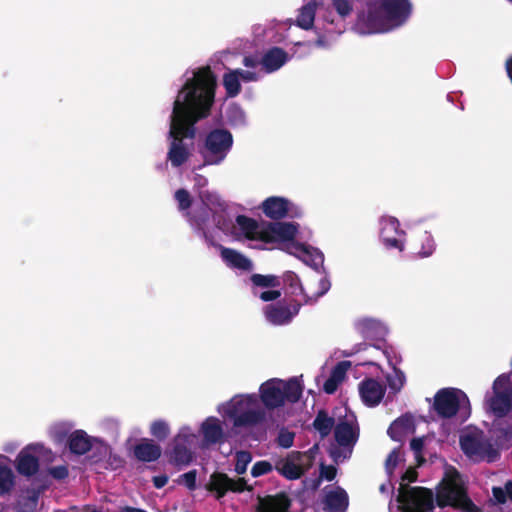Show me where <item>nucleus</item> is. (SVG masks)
<instances>
[{
    "label": "nucleus",
    "mask_w": 512,
    "mask_h": 512,
    "mask_svg": "<svg viewBox=\"0 0 512 512\" xmlns=\"http://www.w3.org/2000/svg\"><path fill=\"white\" fill-rule=\"evenodd\" d=\"M298 225L289 222H265L239 215L231 228L220 226L226 234L236 240H246L252 247L269 249L281 247L287 253L295 256L306 265L312 267L314 272L307 275L303 281L291 271L284 275V282L289 293L295 297L299 307L304 304H314L324 296L331 287L328 275L321 271L324 264V254L318 248L295 241Z\"/></svg>",
    "instance_id": "obj_1"
},
{
    "label": "nucleus",
    "mask_w": 512,
    "mask_h": 512,
    "mask_svg": "<svg viewBox=\"0 0 512 512\" xmlns=\"http://www.w3.org/2000/svg\"><path fill=\"white\" fill-rule=\"evenodd\" d=\"M216 78L209 67H200L185 73V83L179 90L170 117L171 138L167 159L173 167L184 164L191 146L185 139L195 136V123L205 118L214 102Z\"/></svg>",
    "instance_id": "obj_2"
},
{
    "label": "nucleus",
    "mask_w": 512,
    "mask_h": 512,
    "mask_svg": "<svg viewBox=\"0 0 512 512\" xmlns=\"http://www.w3.org/2000/svg\"><path fill=\"white\" fill-rule=\"evenodd\" d=\"M412 14L410 0H367L358 11L354 30L360 35L389 33L406 25Z\"/></svg>",
    "instance_id": "obj_3"
},
{
    "label": "nucleus",
    "mask_w": 512,
    "mask_h": 512,
    "mask_svg": "<svg viewBox=\"0 0 512 512\" xmlns=\"http://www.w3.org/2000/svg\"><path fill=\"white\" fill-rule=\"evenodd\" d=\"M217 413L234 427L252 428L266 422L267 414L256 393H239L216 407Z\"/></svg>",
    "instance_id": "obj_4"
},
{
    "label": "nucleus",
    "mask_w": 512,
    "mask_h": 512,
    "mask_svg": "<svg viewBox=\"0 0 512 512\" xmlns=\"http://www.w3.org/2000/svg\"><path fill=\"white\" fill-rule=\"evenodd\" d=\"M304 390L301 376H294L287 380L271 378L263 382L258 389V398L267 414L283 407L287 402L296 403L300 400Z\"/></svg>",
    "instance_id": "obj_5"
},
{
    "label": "nucleus",
    "mask_w": 512,
    "mask_h": 512,
    "mask_svg": "<svg viewBox=\"0 0 512 512\" xmlns=\"http://www.w3.org/2000/svg\"><path fill=\"white\" fill-rule=\"evenodd\" d=\"M461 475L453 467L445 469V474L438 485L436 501L440 507L453 506L465 512H477V507L468 499Z\"/></svg>",
    "instance_id": "obj_6"
},
{
    "label": "nucleus",
    "mask_w": 512,
    "mask_h": 512,
    "mask_svg": "<svg viewBox=\"0 0 512 512\" xmlns=\"http://www.w3.org/2000/svg\"><path fill=\"white\" fill-rule=\"evenodd\" d=\"M417 473L409 468L402 476L397 500L402 512H431L434 508V497L431 490L422 487H407V483L416 480Z\"/></svg>",
    "instance_id": "obj_7"
},
{
    "label": "nucleus",
    "mask_w": 512,
    "mask_h": 512,
    "mask_svg": "<svg viewBox=\"0 0 512 512\" xmlns=\"http://www.w3.org/2000/svg\"><path fill=\"white\" fill-rule=\"evenodd\" d=\"M460 446L463 453L472 461L493 462L498 457V450L477 428H467L460 436Z\"/></svg>",
    "instance_id": "obj_8"
},
{
    "label": "nucleus",
    "mask_w": 512,
    "mask_h": 512,
    "mask_svg": "<svg viewBox=\"0 0 512 512\" xmlns=\"http://www.w3.org/2000/svg\"><path fill=\"white\" fill-rule=\"evenodd\" d=\"M232 146L233 136L227 129L215 128L209 131L204 138L201 151L204 162L194 170L206 165H220L228 156Z\"/></svg>",
    "instance_id": "obj_9"
},
{
    "label": "nucleus",
    "mask_w": 512,
    "mask_h": 512,
    "mask_svg": "<svg viewBox=\"0 0 512 512\" xmlns=\"http://www.w3.org/2000/svg\"><path fill=\"white\" fill-rule=\"evenodd\" d=\"M196 449H203L199 432L190 425H182L172 439L170 460L177 465H188Z\"/></svg>",
    "instance_id": "obj_10"
},
{
    "label": "nucleus",
    "mask_w": 512,
    "mask_h": 512,
    "mask_svg": "<svg viewBox=\"0 0 512 512\" xmlns=\"http://www.w3.org/2000/svg\"><path fill=\"white\" fill-rule=\"evenodd\" d=\"M358 438L356 417L353 413L347 412L346 408L339 410L338 421L335 425V439L339 449L332 451L336 462L348 458L352 453V447Z\"/></svg>",
    "instance_id": "obj_11"
},
{
    "label": "nucleus",
    "mask_w": 512,
    "mask_h": 512,
    "mask_svg": "<svg viewBox=\"0 0 512 512\" xmlns=\"http://www.w3.org/2000/svg\"><path fill=\"white\" fill-rule=\"evenodd\" d=\"M484 407L498 418L512 412V382L509 375L501 374L494 380L491 391L485 395Z\"/></svg>",
    "instance_id": "obj_12"
},
{
    "label": "nucleus",
    "mask_w": 512,
    "mask_h": 512,
    "mask_svg": "<svg viewBox=\"0 0 512 512\" xmlns=\"http://www.w3.org/2000/svg\"><path fill=\"white\" fill-rule=\"evenodd\" d=\"M316 450L317 448L313 447L306 452L293 451L286 457L277 459L274 462V469L286 479H299L312 467Z\"/></svg>",
    "instance_id": "obj_13"
},
{
    "label": "nucleus",
    "mask_w": 512,
    "mask_h": 512,
    "mask_svg": "<svg viewBox=\"0 0 512 512\" xmlns=\"http://www.w3.org/2000/svg\"><path fill=\"white\" fill-rule=\"evenodd\" d=\"M243 65L246 69H229L223 75V86L229 97H235L240 93L241 82H256L261 78L258 58L246 56L243 59Z\"/></svg>",
    "instance_id": "obj_14"
},
{
    "label": "nucleus",
    "mask_w": 512,
    "mask_h": 512,
    "mask_svg": "<svg viewBox=\"0 0 512 512\" xmlns=\"http://www.w3.org/2000/svg\"><path fill=\"white\" fill-rule=\"evenodd\" d=\"M41 458L52 461L54 453L42 443H32L25 446L15 459L17 472L25 477L34 476L39 471V460Z\"/></svg>",
    "instance_id": "obj_15"
},
{
    "label": "nucleus",
    "mask_w": 512,
    "mask_h": 512,
    "mask_svg": "<svg viewBox=\"0 0 512 512\" xmlns=\"http://www.w3.org/2000/svg\"><path fill=\"white\" fill-rule=\"evenodd\" d=\"M469 399L467 395L457 388L440 389L434 396L433 407L436 413L442 418H451L457 414L460 409L469 408Z\"/></svg>",
    "instance_id": "obj_16"
},
{
    "label": "nucleus",
    "mask_w": 512,
    "mask_h": 512,
    "mask_svg": "<svg viewBox=\"0 0 512 512\" xmlns=\"http://www.w3.org/2000/svg\"><path fill=\"white\" fill-rule=\"evenodd\" d=\"M379 239L388 250L403 252L406 247V232L399 220L390 215H383L378 220Z\"/></svg>",
    "instance_id": "obj_17"
},
{
    "label": "nucleus",
    "mask_w": 512,
    "mask_h": 512,
    "mask_svg": "<svg viewBox=\"0 0 512 512\" xmlns=\"http://www.w3.org/2000/svg\"><path fill=\"white\" fill-rule=\"evenodd\" d=\"M202 448L222 443L227 437L225 420L216 416L206 417L199 425Z\"/></svg>",
    "instance_id": "obj_18"
},
{
    "label": "nucleus",
    "mask_w": 512,
    "mask_h": 512,
    "mask_svg": "<svg viewBox=\"0 0 512 512\" xmlns=\"http://www.w3.org/2000/svg\"><path fill=\"white\" fill-rule=\"evenodd\" d=\"M251 282L252 294L264 302L276 300L281 296L280 282L276 276L253 274Z\"/></svg>",
    "instance_id": "obj_19"
},
{
    "label": "nucleus",
    "mask_w": 512,
    "mask_h": 512,
    "mask_svg": "<svg viewBox=\"0 0 512 512\" xmlns=\"http://www.w3.org/2000/svg\"><path fill=\"white\" fill-rule=\"evenodd\" d=\"M261 209L266 217L273 220L282 219L289 215H300L298 207L289 199L281 196L266 198L261 204Z\"/></svg>",
    "instance_id": "obj_20"
},
{
    "label": "nucleus",
    "mask_w": 512,
    "mask_h": 512,
    "mask_svg": "<svg viewBox=\"0 0 512 512\" xmlns=\"http://www.w3.org/2000/svg\"><path fill=\"white\" fill-rule=\"evenodd\" d=\"M67 444L70 452L76 455H84L96 445H99L105 453L110 450L109 446L102 440L90 437L81 429L74 430L70 433Z\"/></svg>",
    "instance_id": "obj_21"
},
{
    "label": "nucleus",
    "mask_w": 512,
    "mask_h": 512,
    "mask_svg": "<svg viewBox=\"0 0 512 512\" xmlns=\"http://www.w3.org/2000/svg\"><path fill=\"white\" fill-rule=\"evenodd\" d=\"M208 489L216 493L217 498H221L227 491L242 492L251 490L244 478L233 480L222 473H214L210 477Z\"/></svg>",
    "instance_id": "obj_22"
},
{
    "label": "nucleus",
    "mask_w": 512,
    "mask_h": 512,
    "mask_svg": "<svg viewBox=\"0 0 512 512\" xmlns=\"http://www.w3.org/2000/svg\"><path fill=\"white\" fill-rule=\"evenodd\" d=\"M358 390L362 402L368 407H375L382 401L386 388L381 382L369 378L359 383Z\"/></svg>",
    "instance_id": "obj_23"
},
{
    "label": "nucleus",
    "mask_w": 512,
    "mask_h": 512,
    "mask_svg": "<svg viewBox=\"0 0 512 512\" xmlns=\"http://www.w3.org/2000/svg\"><path fill=\"white\" fill-rule=\"evenodd\" d=\"M354 328L365 338L383 339L388 334L387 325L380 319L372 317L355 320Z\"/></svg>",
    "instance_id": "obj_24"
},
{
    "label": "nucleus",
    "mask_w": 512,
    "mask_h": 512,
    "mask_svg": "<svg viewBox=\"0 0 512 512\" xmlns=\"http://www.w3.org/2000/svg\"><path fill=\"white\" fill-rule=\"evenodd\" d=\"M299 309L300 307L296 302L290 306L268 305L264 308V315L266 320L272 325H286L298 314Z\"/></svg>",
    "instance_id": "obj_25"
},
{
    "label": "nucleus",
    "mask_w": 512,
    "mask_h": 512,
    "mask_svg": "<svg viewBox=\"0 0 512 512\" xmlns=\"http://www.w3.org/2000/svg\"><path fill=\"white\" fill-rule=\"evenodd\" d=\"M202 234L207 243L216 246L220 250L221 257L227 266L240 270H250L252 268V262L245 255L234 249L215 244L205 231H202Z\"/></svg>",
    "instance_id": "obj_26"
},
{
    "label": "nucleus",
    "mask_w": 512,
    "mask_h": 512,
    "mask_svg": "<svg viewBox=\"0 0 512 512\" xmlns=\"http://www.w3.org/2000/svg\"><path fill=\"white\" fill-rule=\"evenodd\" d=\"M289 60V55L281 48L274 47L266 51L262 58L258 59V69L262 75V71L273 73L284 66Z\"/></svg>",
    "instance_id": "obj_27"
},
{
    "label": "nucleus",
    "mask_w": 512,
    "mask_h": 512,
    "mask_svg": "<svg viewBox=\"0 0 512 512\" xmlns=\"http://www.w3.org/2000/svg\"><path fill=\"white\" fill-rule=\"evenodd\" d=\"M415 420L411 415H403L396 419L389 427L388 434L395 441H402L406 436L414 433Z\"/></svg>",
    "instance_id": "obj_28"
},
{
    "label": "nucleus",
    "mask_w": 512,
    "mask_h": 512,
    "mask_svg": "<svg viewBox=\"0 0 512 512\" xmlns=\"http://www.w3.org/2000/svg\"><path fill=\"white\" fill-rule=\"evenodd\" d=\"M351 368V362L344 360L339 362L331 371L329 378L323 385V390L327 394H333L338 387L345 381L346 374Z\"/></svg>",
    "instance_id": "obj_29"
},
{
    "label": "nucleus",
    "mask_w": 512,
    "mask_h": 512,
    "mask_svg": "<svg viewBox=\"0 0 512 512\" xmlns=\"http://www.w3.org/2000/svg\"><path fill=\"white\" fill-rule=\"evenodd\" d=\"M349 505L347 492L341 487H335L326 492L325 506L331 512H345Z\"/></svg>",
    "instance_id": "obj_30"
},
{
    "label": "nucleus",
    "mask_w": 512,
    "mask_h": 512,
    "mask_svg": "<svg viewBox=\"0 0 512 512\" xmlns=\"http://www.w3.org/2000/svg\"><path fill=\"white\" fill-rule=\"evenodd\" d=\"M15 486V474L10 466V459L0 454V496L12 491Z\"/></svg>",
    "instance_id": "obj_31"
},
{
    "label": "nucleus",
    "mask_w": 512,
    "mask_h": 512,
    "mask_svg": "<svg viewBox=\"0 0 512 512\" xmlns=\"http://www.w3.org/2000/svg\"><path fill=\"white\" fill-rule=\"evenodd\" d=\"M74 423L69 420H59L51 423L47 428L48 437L55 444H62L68 441V437L74 428Z\"/></svg>",
    "instance_id": "obj_32"
},
{
    "label": "nucleus",
    "mask_w": 512,
    "mask_h": 512,
    "mask_svg": "<svg viewBox=\"0 0 512 512\" xmlns=\"http://www.w3.org/2000/svg\"><path fill=\"white\" fill-rule=\"evenodd\" d=\"M436 244L432 234L428 231L418 232L415 236L413 249L421 258L429 257L435 251Z\"/></svg>",
    "instance_id": "obj_33"
},
{
    "label": "nucleus",
    "mask_w": 512,
    "mask_h": 512,
    "mask_svg": "<svg viewBox=\"0 0 512 512\" xmlns=\"http://www.w3.org/2000/svg\"><path fill=\"white\" fill-rule=\"evenodd\" d=\"M134 453L137 459L152 462L161 456V447L152 440L144 439L135 446Z\"/></svg>",
    "instance_id": "obj_34"
},
{
    "label": "nucleus",
    "mask_w": 512,
    "mask_h": 512,
    "mask_svg": "<svg viewBox=\"0 0 512 512\" xmlns=\"http://www.w3.org/2000/svg\"><path fill=\"white\" fill-rule=\"evenodd\" d=\"M288 506L284 495L270 496L260 500L258 512H286Z\"/></svg>",
    "instance_id": "obj_35"
},
{
    "label": "nucleus",
    "mask_w": 512,
    "mask_h": 512,
    "mask_svg": "<svg viewBox=\"0 0 512 512\" xmlns=\"http://www.w3.org/2000/svg\"><path fill=\"white\" fill-rule=\"evenodd\" d=\"M316 8L317 2L315 0L305 3L299 10L297 26L305 30L311 29L314 24Z\"/></svg>",
    "instance_id": "obj_36"
},
{
    "label": "nucleus",
    "mask_w": 512,
    "mask_h": 512,
    "mask_svg": "<svg viewBox=\"0 0 512 512\" xmlns=\"http://www.w3.org/2000/svg\"><path fill=\"white\" fill-rule=\"evenodd\" d=\"M39 492L28 490L21 494L17 502V512H33L38 504Z\"/></svg>",
    "instance_id": "obj_37"
},
{
    "label": "nucleus",
    "mask_w": 512,
    "mask_h": 512,
    "mask_svg": "<svg viewBox=\"0 0 512 512\" xmlns=\"http://www.w3.org/2000/svg\"><path fill=\"white\" fill-rule=\"evenodd\" d=\"M171 432L170 423L165 419H155L149 425V433L152 437L159 441H164L168 438Z\"/></svg>",
    "instance_id": "obj_38"
},
{
    "label": "nucleus",
    "mask_w": 512,
    "mask_h": 512,
    "mask_svg": "<svg viewBox=\"0 0 512 512\" xmlns=\"http://www.w3.org/2000/svg\"><path fill=\"white\" fill-rule=\"evenodd\" d=\"M313 425L320 433L321 437H326L329 435L336 423L334 418L329 417L326 412L320 411L316 416Z\"/></svg>",
    "instance_id": "obj_39"
},
{
    "label": "nucleus",
    "mask_w": 512,
    "mask_h": 512,
    "mask_svg": "<svg viewBox=\"0 0 512 512\" xmlns=\"http://www.w3.org/2000/svg\"><path fill=\"white\" fill-rule=\"evenodd\" d=\"M225 116L227 121L233 126H242L246 122L244 111L236 104H231L227 107Z\"/></svg>",
    "instance_id": "obj_40"
},
{
    "label": "nucleus",
    "mask_w": 512,
    "mask_h": 512,
    "mask_svg": "<svg viewBox=\"0 0 512 512\" xmlns=\"http://www.w3.org/2000/svg\"><path fill=\"white\" fill-rule=\"evenodd\" d=\"M199 198L211 211L216 213L218 209L222 210L221 199L217 193L209 190L199 191Z\"/></svg>",
    "instance_id": "obj_41"
},
{
    "label": "nucleus",
    "mask_w": 512,
    "mask_h": 512,
    "mask_svg": "<svg viewBox=\"0 0 512 512\" xmlns=\"http://www.w3.org/2000/svg\"><path fill=\"white\" fill-rule=\"evenodd\" d=\"M386 380L390 390L397 393L402 389L405 383V375L402 371L393 366V371L387 375Z\"/></svg>",
    "instance_id": "obj_42"
},
{
    "label": "nucleus",
    "mask_w": 512,
    "mask_h": 512,
    "mask_svg": "<svg viewBox=\"0 0 512 512\" xmlns=\"http://www.w3.org/2000/svg\"><path fill=\"white\" fill-rule=\"evenodd\" d=\"M235 471L237 474H244L247 470V466L252 461V456L247 451H238L235 455Z\"/></svg>",
    "instance_id": "obj_43"
},
{
    "label": "nucleus",
    "mask_w": 512,
    "mask_h": 512,
    "mask_svg": "<svg viewBox=\"0 0 512 512\" xmlns=\"http://www.w3.org/2000/svg\"><path fill=\"white\" fill-rule=\"evenodd\" d=\"M174 197L177 201L179 210L185 211L188 214V209L192 203L190 193L185 189H178L175 192Z\"/></svg>",
    "instance_id": "obj_44"
},
{
    "label": "nucleus",
    "mask_w": 512,
    "mask_h": 512,
    "mask_svg": "<svg viewBox=\"0 0 512 512\" xmlns=\"http://www.w3.org/2000/svg\"><path fill=\"white\" fill-rule=\"evenodd\" d=\"M332 5L342 18L349 16L353 10L352 0H332Z\"/></svg>",
    "instance_id": "obj_45"
},
{
    "label": "nucleus",
    "mask_w": 512,
    "mask_h": 512,
    "mask_svg": "<svg viewBox=\"0 0 512 512\" xmlns=\"http://www.w3.org/2000/svg\"><path fill=\"white\" fill-rule=\"evenodd\" d=\"M493 497L498 503H504L507 498L512 501V481L506 483L505 489L494 487Z\"/></svg>",
    "instance_id": "obj_46"
},
{
    "label": "nucleus",
    "mask_w": 512,
    "mask_h": 512,
    "mask_svg": "<svg viewBox=\"0 0 512 512\" xmlns=\"http://www.w3.org/2000/svg\"><path fill=\"white\" fill-rule=\"evenodd\" d=\"M295 434L287 429H281L278 433L277 443L282 448H290L294 443Z\"/></svg>",
    "instance_id": "obj_47"
},
{
    "label": "nucleus",
    "mask_w": 512,
    "mask_h": 512,
    "mask_svg": "<svg viewBox=\"0 0 512 512\" xmlns=\"http://www.w3.org/2000/svg\"><path fill=\"white\" fill-rule=\"evenodd\" d=\"M273 468H274V465H272L268 461H258L253 465V467L251 469V474L253 477H259V476H262L264 474L271 472L273 470Z\"/></svg>",
    "instance_id": "obj_48"
},
{
    "label": "nucleus",
    "mask_w": 512,
    "mask_h": 512,
    "mask_svg": "<svg viewBox=\"0 0 512 512\" xmlns=\"http://www.w3.org/2000/svg\"><path fill=\"white\" fill-rule=\"evenodd\" d=\"M402 461V457L400 451L398 449H394L388 456L386 460V471L388 474H391L393 469Z\"/></svg>",
    "instance_id": "obj_49"
},
{
    "label": "nucleus",
    "mask_w": 512,
    "mask_h": 512,
    "mask_svg": "<svg viewBox=\"0 0 512 512\" xmlns=\"http://www.w3.org/2000/svg\"><path fill=\"white\" fill-rule=\"evenodd\" d=\"M181 483H183L189 490H194L196 487V471H189L181 476Z\"/></svg>",
    "instance_id": "obj_50"
},
{
    "label": "nucleus",
    "mask_w": 512,
    "mask_h": 512,
    "mask_svg": "<svg viewBox=\"0 0 512 512\" xmlns=\"http://www.w3.org/2000/svg\"><path fill=\"white\" fill-rule=\"evenodd\" d=\"M337 470L334 466H325L321 465L320 468V477L327 480L332 481L336 476Z\"/></svg>",
    "instance_id": "obj_51"
},
{
    "label": "nucleus",
    "mask_w": 512,
    "mask_h": 512,
    "mask_svg": "<svg viewBox=\"0 0 512 512\" xmlns=\"http://www.w3.org/2000/svg\"><path fill=\"white\" fill-rule=\"evenodd\" d=\"M49 474L55 479H64L68 476V469L64 465L52 467L49 469Z\"/></svg>",
    "instance_id": "obj_52"
},
{
    "label": "nucleus",
    "mask_w": 512,
    "mask_h": 512,
    "mask_svg": "<svg viewBox=\"0 0 512 512\" xmlns=\"http://www.w3.org/2000/svg\"><path fill=\"white\" fill-rule=\"evenodd\" d=\"M194 184L199 191H203L202 189L208 184V179L205 176L196 173L194 176Z\"/></svg>",
    "instance_id": "obj_53"
},
{
    "label": "nucleus",
    "mask_w": 512,
    "mask_h": 512,
    "mask_svg": "<svg viewBox=\"0 0 512 512\" xmlns=\"http://www.w3.org/2000/svg\"><path fill=\"white\" fill-rule=\"evenodd\" d=\"M425 438H414L412 439L410 446L411 449L416 453L419 454L424 446Z\"/></svg>",
    "instance_id": "obj_54"
},
{
    "label": "nucleus",
    "mask_w": 512,
    "mask_h": 512,
    "mask_svg": "<svg viewBox=\"0 0 512 512\" xmlns=\"http://www.w3.org/2000/svg\"><path fill=\"white\" fill-rule=\"evenodd\" d=\"M168 479L166 476H157V477H154L153 479V482H154V485L157 487V488H162L166 485Z\"/></svg>",
    "instance_id": "obj_55"
},
{
    "label": "nucleus",
    "mask_w": 512,
    "mask_h": 512,
    "mask_svg": "<svg viewBox=\"0 0 512 512\" xmlns=\"http://www.w3.org/2000/svg\"><path fill=\"white\" fill-rule=\"evenodd\" d=\"M17 448V445L13 443L5 444L3 447V451L7 453H12Z\"/></svg>",
    "instance_id": "obj_56"
},
{
    "label": "nucleus",
    "mask_w": 512,
    "mask_h": 512,
    "mask_svg": "<svg viewBox=\"0 0 512 512\" xmlns=\"http://www.w3.org/2000/svg\"><path fill=\"white\" fill-rule=\"evenodd\" d=\"M124 511L125 512H146L143 509L133 508V507H126Z\"/></svg>",
    "instance_id": "obj_57"
},
{
    "label": "nucleus",
    "mask_w": 512,
    "mask_h": 512,
    "mask_svg": "<svg viewBox=\"0 0 512 512\" xmlns=\"http://www.w3.org/2000/svg\"><path fill=\"white\" fill-rule=\"evenodd\" d=\"M85 512H98V510L95 507L88 506L86 507Z\"/></svg>",
    "instance_id": "obj_58"
},
{
    "label": "nucleus",
    "mask_w": 512,
    "mask_h": 512,
    "mask_svg": "<svg viewBox=\"0 0 512 512\" xmlns=\"http://www.w3.org/2000/svg\"><path fill=\"white\" fill-rule=\"evenodd\" d=\"M191 222H192V225L196 226L199 230H203L200 223H198L197 221H193V220H191Z\"/></svg>",
    "instance_id": "obj_59"
},
{
    "label": "nucleus",
    "mask_w": 512,
    "mask_h": 512,
    "mask_svg": "<svg viewBox=\"0 0 512 512\" xmlns=\"http://www.w3.org/2000/svg\"><path fill=\"white\" fill-rule=\"evenodd\" d=\"M316 45L319 46V47H322L323 46V41L321 39H318L317 42H316Z\"/></svg>",
    "instance_id": "obj_60"
},
{
    "label": "nucleus",
    "mask_w": 512,
    "mask_h": 512,
    "mask_svg": "<svg viewBox=\"0 0 512 512\" xmlns=\"http://www.w3.org/2000/svg\"><path fill=\"white\" fill-rule=\"evenodd\" d=\"M389 364H393L390 356L386 353Z\"/></svg>",
    "instance_id": "obj_61"
},
{
    "label": "nucleus",
    "mask_w": 512,
    "mask_h": 512,
    "mask_svg": "<svg viewBox=\"0 0 512 512\" xmlns=\"http://www.w3.org/2000/svg\"><path fill=\"white\" fill-rule=\"evenodd\" d=\"M380 490H381L382 492H384V491H385V486H384V485H382V486L380 487Z\"/></svg>",
    "instance_id": "obj_62"
}]
</instances>
